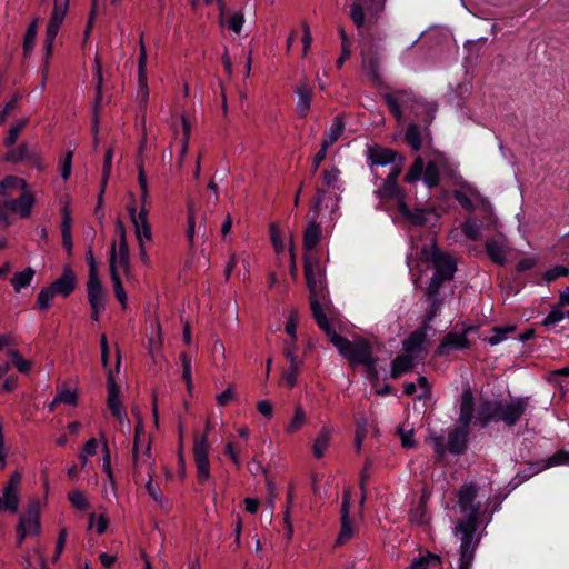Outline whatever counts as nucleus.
<instances>
[{
    "instance_id": "34",
    "label": "nucleus",
    "mask_w": 569,
    "mask_h": 569,
    "mask_svg": "<svg viewBox=\"0 0 569 569\" xmlns=\"http://www.w3.org/2000/svg\"><path fill=\"white\" fill-rule=\"evenodd\" d=\"M423 183L432 189L440 182V166L437 161H429L423 169Z\"/></svg>"
},
{
    "instance_id": "37",
    "label": "nucleus",
    "mask_w": 569,
    "mask_h": 569,
    "mask_svg": "<svg viewBox=\"0 0 569 569\" xmlns=\"http://www.w3.org/2000/svg\"><path fill=\"white\" fill-rule=\"evenodd\" d=\"M377 193L381 198L397 200V204L399 206V201L403 200V194L398 187V183L390 182L383 180L381 187L378 189Z\"/></svg>"
},
{
    "instance_id": "36",
    "label": "nucleus",
    "mask_w": 569,
    "mask_h": 569,
    "mask_svg": "<svg viewBox=\"0 0 569 569\" xmlns=\"http://www.w3.org/2000/svg\"><path fill=\"white\" fill-rule=\"evenodd\" d=\"M112 159H113V150L111 148H109L107 150L106 154H104V160H103L101 190H100V193H99V200H98L97 210L102 204L103 192L106 190V187H107L110 173H111Z\"/></svg>"
},
{
    "instance_id": "49",
    "label": "nucleus",
    "mask_w": 569,
    "mask_h": 569,
    "mask_svg": "<svg viewBox=\"0 0 569 569\" xmlns=\"http://www.w3.org/2000/svg\"><path fill=\"white\" fill-rule=\"evenodd\" d=\"M440 565V558L437 555L428 553L419 560L412 562L409 569H429Z\"/></svg>"
},
{
    "instance_id": "6",
    "label": "nucleus",
    "mask_w": 569,
    "mask_h": 569,
    "mask_svg": "<svg viewBox=\"0 0 569 569\" xmlns=\"http://www.w3.org/2000/svg\"><path fill=\"white\" fill-rule=\"evenodd\" d=\"M392 116L401 121L408 111L415 117L426 113L423 121L429 124L435 118L436 107L417 97L412 90L397 89L382 96Z\"/></svg>"
},
{
    "instance_id": "12",
    "label": "nucleus",
    "mask_w": 569,
    "mask_h": 569,
    "mask_svg": "<svg viewBox=\"0 0 569 569\" xmlns=\"http://www.w3.org/2000/svg\"><path fill=\"white\" fill-rule=\"evenodd\" d=\"M68 6L69 0H54V7L47 26L46 38L43 42L47 58L52 54L54 38L64 20Z\"/></svg>"
},
{
    "instance_id": "3",
    "label": "nucleus",
    "mask_w": 569,
    "mask_h": 569,
    "mask_svg": "<svg viewBox=\"0 0 569 569\" xmlns=\"http://www.w3.org/2000/svg\"><path fill=\"white\" fill-rule=\"evenodd\" d=\"M0 222L10 223L9 214L16 213L20 218H28L34 206V196L27 181L22 178L9 176L0 182Z\"/></svg>"
},
{
    "instance_id": "28",
    "label": "nucleus",
    "mask_w": 569,
    "mask_h": 569,
    "mask_svg": "<svg viewBox=\"0 0 569 569\" xmlns=\"http://www.w3.org/2000/svg\"><path fill=\"white\" fill-rule=\"evenodd\" d=\"M148 349L151 358L154 362L163 357L162 355V331L159 322L156 323L154 328L148 337Z\"/></svg>"
},
{
    "instance_id": "47",
    "label": "nucleus",
    "mask_w": 569,
    "mask_h": 569,
    "mask_svg": "<svg viewBox=\"0 0 569 569\" xmlns=\"http://www.w3.org/2000/svg\"><path fill=\"white\" fill-rule=\"evenodd\" d=\"M179 359L182 365V378L184 382L187 383V387L190 389L192 383V360L191 357L186 353L181 352L179 356Z\"/></svg>"
},
{
    "instance_id": "51",
    "label": "nucleus",
    "mask_w": 569,
    "mask_h": 569,
    "mask_svg": "<svg viewBox=\"0 0 569 569\" xmlns=\"http://www.w3.org/2000/svg\"><path fill=\"white\" fill-rule=\"evenodd\" d=\"M350 19L358 29H361L365 26L366 17L362 4L353 2L350 6Z\"/></svg>"
},
{
    "instance_id": "2",
    "label": "nucleus",
    "mask_w": 569,
    "mask_h": 569,
    "mask_svg": "<svg viewBox=\"0 0 569 569\" xmlns=\"http://www.w3.org/2000/svg\"><path fill=\"white\" fill-rule=\"evenodd\" d=\"M456 496L457 507L463 518L457 521L452 532L460 540V551L467 555V551L475 552L480 542L477 535L478 519L482 507L490 498V490L486 486L470 481L462 483Z\"/></svg>"
},
{
    "instance_id": "42",
    "label": "nucleus",
    "mask_w": 569,
    "mask_h": 569,
    "mask_svg": "<svg viewBox=\"0 0 569 569\" xmlns=\"http://www.w3.org/2000/svg\"><path fill=\"white\" fill-rule=\"evenodd\" d=\"M57 293L51 289L50 286L42 288L37 297L36 306L41 310H47L51 306V301Z\"/></svg>"
},
{
    "instance_id": "23",
    "label": "nucleus",
    "mask_w": 569,
    "mask_h": 569,
    "mask_svg": "<svg viewBox=\"0 0 569 569\" xmlns=\"http://www.w3.org/2000/svg\"><path fill=\"white\" fill-rule=\"evenodd\" d=\"M88 300L91 308H104L106 296L99 277L89 278L87 282Z\"/></svg>"
},
{
    "instance_id": "16",
    "label": "nucleus",
    "mask_w": 569,
    "mask_h": 569,
    "mask_svg": "<svg viewBox=\"0 0 569 569\" xmlns=\"http://www.w3.org/2000/svg\"><path fill=\"white\" fill-rule=\"evenodd\" d=\"M351 505V496L349 490H345L342 493L341 505V529L337 538V545H342L350 540L355 535L353 525L349 518V509Z\"/></svg>"
},
{
    "instance_id": "56",
    "label": "nucleus",
    "mask_w": 569,
    "mask_h": 569,
    "mask_svg": "<svg viewBox=\"0 0 569 569\" xmlns=\"http://www.w3.org/2000/svg\"><path fill=\"white\" fill-rule=\"evenodd\" d=\"M194 233H196V210H194L193 204L189 203L187 237H188L189 243L191 246L193 243Z\"/></svg>"
},
{
    "instance_id": "64",
    "label": "nucleus",
    "mask_w": 569,
    "mask_h": 569,
    "mask_svg": "<svg viewBox=\"0 0 569 569\" xmlns=\"http://www.w3.org/2000/svg\"><path fill=\"white\" fill-rule=\"evenodd\" d=\"M322 174L325 184L330 187L335 186L338 182L340 177V170L337 167L332 166L328 169H325Z\"/></svg>"
},
{
    "instance_id": "58",
    "label": "nucleus",
    "mask_w": 569,
    "mask_h": 569,
    "mask_svg": "<svg viewBox=\"0 0 569 569\" xmlns=\"http://www.w3.org/2000/svg\"><path fill=\"white\" fill-rule=\"evenodd\" d=\"M446 281H448V280L433 274L430 279V282H429L427 289H426V296L427 297H437L440 288L442 287L443 282H446Z\"/></svg>"
},
{
    "instance_id": "17",
    "label": "nucleus",
    "mask_w": 569,
    "mask_h": 569,
    "mask_svg": "<svg viewBox=\"0 0 569 569\" xmlns=\"http://www.w3.org/2000/svg\"><path fill=\"white\" fill-rule=\"evenodd\" d=\"M361 68L371 82H381L380 58L376 49L361 51Z\"/></svg>"
},
{
    "instance_id": "9",
    "label": "nucleus",
    "mask_w": 569,
    "mask_h": 569,
    "mask_svg": "<svg viewBox=\"0 0 569 569\" xmlns=\"http://www.w3.org/2000/svg\"><path fill=\"white\" fill-rule=\"evenodd\" d=\"M109 269L111 276V282L116 298L121 303L122 308L127 307V293L122 286L120 272L130 274V257L128 243L118 244L116 242L111 246Z\"/></svg>"
},
{
    "instance_id": "14",
    "label": "nucleus",
    "mask_w": 569,
    "mask_h": 569,
    "mask_svg": "<svg viewBox=\"0 0 569 569\" xmlns=\"http://www.w3.org/2000/svg\"><path fill=\"white\" fill-rule=\"evenodd\" d=\"M20 480L21 475L19 472H14L3 486L2 496L0 497V512H17L19 507L18 488Z\"/></svg>"
},
{
    "instance_id": "26",
    "label": "nucleus",
    "mask_w": 569,
    "mask_h": 569,
    "mask_svg": "<svg viewBox=\"0 0 569 569\" xmlns=\"http://www.w3.org/2000/svg\"><path fill=\"white\" fill-rule=\"evenodd\" d=\"M298 96L296 112L299 118H306L311 108L312 92L307 86H299L295 89Z\"/></svg>"
},
{
    "instance_id": "19",
    "label": "nucleus",
    "mask_w": 569,
    "mask_h": 569,
    "mask_svg": "<svg viewBox=\"0 0 569 569\" xmlns=\"http://www.w3.org/2000/svg\"><path fill=\"white\" fill-rule=\"evenodd\" d=\"M119 387L110 371L108 377V408L111 415L117 419L118 423L123 425L126 421V413L119 399Z\"/></svg>"
},
{
    "instance_id": "18",
    "label": "nucleus",
    "mask_w": 569,
    "mask_h": 569,
    "mask_svg": "<svg viewBox=\"0 0 569 569\" xmlns=\"http://www.w3.org/2000/svg\"><path fill=\"white\" fill-rule=\"evenodd\" d=\"M469 346L467 332H449L447 333L440 345L438 346L436 353L438 356H447L453 350L465 349Z\"/></svg>"
},
{
    "instance_id": "53",
    "label": "nucleus",
    "mask_w": 569,
    "mask_h": 569,
    "mask_svg": "<svg viewBox=\"0 0 569 569\" xmlns=\"http://www.w3.org/2000/svg\"><path fill=\"white\" fill-rule=\"evenodd\" d=\"M37 32H38V20H34L30 23V26L28 27V30L26 32L24 42H23V48H24L26 52L30 51L33 48Z\"/></svg>"
},
{
    "instance_id": "7",
    "label": "nucleus",
    "mask_w": 569,
    "mask_h": 569,
    "mask_svg": "<svg viewBox=\"0 0 569 569\" xmlns=\"http://www.w3.org/2000/svg\"><path fill=\"white\" fill-rule=\"evenodd\" d=\"M329 338V341L338 349L340 355L345 357L350 366L363 365L369 371H375V359L370 345L363 339L353 341L338 335L329 323L320 328Z\"/></svg>"
},
{
    "instance_id": "41",
    "label": "nucleus",
    "mask_w": 569,
    "mask_h": 569,
    "mask_svg": "<svg viewBox=\"0 0 569 569\" xmlns=\"http://www.w3.org/2000/svg\"><path fill=\"white\" fill-rule=\"evenodd\" d=\"M516 330L515 326H498L492 328V335L487 338V341L491 346H496L506 340L507 335Z\"/></svg>"
},
{
    "instance_id": "60",
    "label": "nucleus",
    "mask_w": 569,
    "mask_h": 569,
    "mask_svg": "<svg viewBox=\"0 0 569 569\" xmlns=\"http://www.w3.org/2000/svg\"><path fill=\"white\" fill-rule=\"evenodd\" d=\"M409 520L413 523L422 525L428 521V515L422 505L410 511Z\"/></svg>"
},
{
    "instance_id": "24",
    "label": "nucleus",
    "mask_w": 569,
    "mask_h": 569,
    "mask_svg": "<svg viewBox=\"0 0 569 569\" xmlns=\"http://www.w3.org/2000/svg\"><path fill=\"white\" fill-rule=\"evenodd\" d=\"M485 249L490 259L497 264H505L507 261V243L505 239H488Z\"/></svg>"
},
{
    "instance_id": "27",
    "label": "nucleus",
    "mask_w": 569,
    "mask_h": 569,
    "mask_svg": "<svg viewBox=\"0 0 569 569\" xmlns=\"http://www.w3.org/2000/svg\"><path fill=\"white\" fill-rule=\"evenodd\" d=\"M427 330V327L421 326V328L411 332L410 336L402 343L405 352L410 353L412 356L416 352H418L426 341Z\"/></svg>"
},
{
    "instance_id": "38",
    "label": "nucleus",
    "mask_w": 569,
    "mask_h": 569,
    "mask_svg": "<svg viewBox=\"0 0 569 569\" xmlns=\"http://www.w3.org/2000/svg\"><path fill=\"white\" fill-rule=\"evenodd\" d=\"M399 211L402 216L408 218L413 224L422 226L426 222V211L422 209L410 210L405 200L399 201Z\"/></svg>"
},
{
    "instance_id": "50",
    "label": "nucleus",
    "mask_w": 569,
    "mask_h": 569,
    "mask_svg": "<svg viewBox=\"0 0 569 569\" xmlns=\"http://www.w3.org/2000/svg\"><path fill=\"white\" fill-rule=\"evenodd\" d=\"M68 499L71 505L79 510H86L89 508L86 495L78 489L70 491L68 493Z\"/></svg>"
},
{
    "instance_id": "20",
    "label": "nucleus",
    "mask_w": 569,
    "mask_h": 569,
    "mask_svg": "<svg viewBox=\"0 0 569 569\" xmlns=\"http://www.w3.org/2000/svg\"><path fill=\"white\" fill-rule=\"evenodd\" d=\"M119 387L110 371L108 377V408L111 415L117 419L118 423L123 425L126 421V413L119 399Z\"/></svg>"
},
{
    "instance_id": "22",
    "label": "nucleus",
    "mask_w": 569,
    "mask_h": 569,
    "mask_svg": "<svg viewBox=\"0 0 569 569\" xmlns=\"http://www.w3.org/2000/svg\"><path fill=\"white\" fill-rule=\"evenodd\" d=\"M147 48L141 46L138 58V96L142 101H147L149 96L148 78H147Z\"/></svg>"
},
{
    "instance_id": "1",
    "label": "nucleus",
    "mask_w": 569,
    "mask_h": 569,
    "mask_svg": "<svg viewBox=\"0 0 569 569\" xmlns=\"http://www.w3.org/2000/svg\"><path fill=\"white\" fill-rule=\"evenodd\" d=\"M528 408L529 399L521 397L501 400L481 398L476 405L473 391L467 386L460 396L458 421L461 427L498 422L511 427L520 420Z\"/></svg>"
},
{
    "instance_id": "39",
    "label": "nucleus",
    "mask_w": 569,
    "mask_h": 569,
    "mask_svg": "<svg viewBox=\"0 0 569 569\" xmlns=\"http://www.w3.org/2000/svg\"><path fill=\"white\" fill-rule=\"evenodd\" d=\"M405 141L413 151H419L421 149V130L418 124H409L406 133Z\"/></svg>"
},
{
    "instance_id": "43",
    "label": "nucleus",
    "mask_w": 569,
    "mask_h": 569,
    "mask_svg": "<svg viewBox=\"0 0 569 569\" xmlns=\"http://www.w3.org/2000/svg\"><path fill=\"white\" fill-rule=\"evenodd\" d=\"M299 322V315L296 310H291L286 323L284 330L289 335V339L286 341H292L293 346H297V327Z\"/></svg>"
},
{
    "instance_id": "30",
    "label": "nucleus",
    "mask_w": 569,
    "mask_h": 569,
    "mask_svg": "<svg viewBox=\"0 0 569 569\" xmlns=\"http://www.w3.org/2000/svg\"><path fill=\"white\" fill-rule=\"evenodd\" d=\"M78 402V393L76 389L59 388L53 400L49 405V410H54L59 405L74 407Z\"/></svg>"
},
{
    "instance_id": "35",
    "label": "nucleus",
    "mask_w": 569,
    "mask_h": 569,
    "mask_svg": "<svg viewBox=\"0 0 569 569\" xmlns=\"http://www.w3.org/2000/svg\"><path fill=\"white\" fill-rule=\"evenodd\" d=\"M36 274L33 268L28 267L22 271L16 272L11 278V284L16 292H20L23 288H27L31 284V281Z\"/></svg>"
},
{
    "instance_id": "4",
    "label": "nucleus",
    "mask_w": 569,
    "mask_h": 569,
    "mask_svg": "<svg viewBox=\"0 0 569 569\" xmlns=\"http://www.w3.org/2000/svg\"><path fill=\"white\" fill-rule=\"evenodd\" d=\"M305 278L309 290L310 309L312 317L316 320L319 328L329 323V319L326 315V308L328 306L327 287L325 283V277L320 269V264L317 258L309 256L305 257Z\"/></svg>"
},
{
    "instance_id": "62",
    "label": "nucleus",
    "mask_w": 569,
    "mask_h": 569,
    "mask_svg": "<svg viewBox=\"0 0 569 569\" xmlns=\"http://www.w3.org/2000/svg\"><path fill=\"white\" fill-rule=\"evenodd\" d=\"M132 222L148 221V208L147 204H141L140 211L137 213L134 204L128 208Z\"/></svg>"
},
{
    "instance_id": "44",
    "label": "nucleus",
    "mask_w": 569,
    "mask_h": 569,
    "mask_svg": "<svg viewBox=\"0 0 569 569\" xmlns=\"http://www.w3.org/2000/svg\"><path fill=\"white\" fill-rule=\"evenodd\" d=\"M429 302L428 311L423 318L422 326L427 327L429 329V323L438 316L440 307H441V300L437 297H427Z\"/></svg>"
},
{
    "instance_id": "54",
    "label": "nucleus",
    "mask_w": 569,
    "mask_h": 569,
    "mask_svg": "<svg viewBox=\"0 0 569 569\" xmlns=\"http://www.w3.org/2000/svg\"><path fill=\"white\" fill-rule=\"evenodd\" d=\"M397 435L400 437L403 448L411 449L416 447L413 429H397Z\"/></svg>"
},
{
    "instance_id": "8",
    "label": "nucleus",
    "mask_w": 569,
    "mask_h": 569,
    "mask_svg": "<svg viewBox=\"0 0 569 569\" xmlns=\"http://www.w3.org/2000/svg\"><path fill=\"white\" fill-rule=\"evenodd\" d=\"M468 429H439L431 430L427 437V441L433 447L439 458L447 452L452 455H461L468 446Z\"/></svg>"
},
{
    "instance_id": "45",
    "label": "nucleus",
    "mask_w": 569,
    "mask_h": 569,
    "mask_svg": "<svg viewBox=\"0 0 569 569\" xmlns=\"http://www.w3.org/2000/svg\"><path fill=\"white\" fill-rule=\"evenodd\" d=\"M329 440L330 433L327 430L319 433L312 447L315 457L321 458L323 456L325 451L328 448Z\"/></svg>"
},
{
    "instance_id": "52",
    "label": "nucleus",
    "mask_w": 569,
    "mask_h": 569,
    "mask_svg": "<svg viewBox=\"0 0 569 569\" xmlns=\"http://www.w3.org/2000/svg\"><path fill=\"white\" fill-rule=\"evenodd\" d=\"M463 234L470 240H477L480 237V224L476 220L468 219L461 226Z\"/></svg>"
},
{
    "instance_id": "61",
    "label": "nucleus",
    "mask_w": 569,
    "mask_h": 569,
    "mask_svg": "<svg viewBox=\"0 0 569 569\" xmlns=\"http://www.w3.org/2000/svg\"><path fill=\"white\" fill-rule=\"evenodd\" d=\"M236 399V392L232 386L228 387L224 391L217 395L216 401L220 407H226Z\"/></svg>"
},
{
    "instance_id": "32",
    "label": "nucleus",
    "mask_w": 569,
    "mask_h": 569,
    "mask_svg": "<svg viewBox=\"0 0 569 569\" xmlns=\"http://www.w3.org/2000/svg\"><path fill=\"white\" fill-rule=\"evenodd\" d=\"M181 123H182L181 136H179V132H176L177 139L180 140V154H179V159L177 162L178 168H181L183 164L184 158L188 153L189 140H190V134H191V127L184 117L181 118Z\"/></svg>"
},
{
    "instance_id": "57",
    "label": "nucleus",
    "mask_w": 569,
    "mask_h": 569,
    "mask_svg": "<svg viewBox=\"0 0 569 569\" xmlns=\"http://www.w3.org/2000/svg\"><path fill=\"white\" fill-rule=\"evenodd\" d=\"M569 465V452L568 451H559L551 456L543 468H549L553 466Z\"/></svg>"
},
{
    "instance_id": "33",
    "label": "nucleus",
    "mask_w": 569,
    "mask_h": 569,
    "mask_svg": "<svg viewBox=\"0 0 569 569\" xmlns=\"http://www.w3.org/2000/svg\"><path fill=\"white\" fill-rule=\"evenodd\" d=\"M345 128L343 119L337 116L326 131L322 142L331 147L342 136Z\"/></svg>"
},
{
    "instance_id": "59",
    "label": "nucleus",
    "mask_w": 569,
    "mask_h": 569,
    "mask_svg": "<svg viewBox=\"0 0 569 569\" xmlns=\"http://www.w3.org/2000/svg\"><path fill=\"white\" fill-rule=\"evenodd\" d=\"M385 2L386 0H373L372 3L367 7L369 23L376 22L378 13L385 9Z\"/></svg>"
},
{
    "instance_id": "21",
    "label": "nucleus",
    "mask_w": 569,
    "mask_h": 569,
    "mask_svg": "<svg viewBox=\"0 0 569 569\" xmlns=\"http://www.w3.org/2000/svg\"><path fill=\"white\" fill-rule=\"evenodd\" d=\"M76 282V273L69 266H66L63 268L62 274L56 281H53L50 287L57 295L68 297L74 290Z\"/></svg>"
},
{
    "instance_id": "46",
    "label": "nucleus",
    "mask_w": 569,
    "mask_h": 569,
    "mask_svg": "<svg viewBox=\"0 0 569 569\" xmlns=\"http://www.w3.org/2000/svg\"><path fill=\"white\" fill-rule=\"evenodd\" d=\"M136 230L137 239L140 243H144V241H151L152 240V232H151V226L149 221H142V222H132Z\"/></svg>"
},
{
    "instance_id": "40",
    "label": "nucleus",
    "mask_w": 569,
    "mask_h": 569,
    "mask_svg": "<svg viewBox=\"0 0 569 569\" xmlns=\"http://www.w3.org/2000/svg\"><path fill=\"white\" fill-rule=\"evenodd\" d=\"M425 161L418 156L415 158L413 163L409 168L408 172L405 176V181L408 183H413L419 181L423 177Z\"/></svg>"
},
{
    "instance_id": "55",
    "label": "nucleus",
    "mask_w": 569,
    "mask_h": 569,
    "mask_svg": "<svg viewBox=\"0 0 569 569\" xmlns=\"http://www.w3.org/2000/svg\"><path fill=\"white\" fill-rule=\"evenodd\" d=\"M26 126V120H20L10 127L8 137L4 139V144L11 147L16 143L21 130Z\"/></svg>"
},
{
    "instance_id": "31",
    "label": "nucleus",
    "mask_w": 569,
    "mask_h": 569,
    "mask_svg": "<svg viewBox=\"0 0 569 569\" xmlns=\"http://www.w3.org/2000/svg\"><path fill=\"white\" fill-rule=\"evenodd\" d=\"M413 368V356L410 353L397 356L391 363V377L399 378Z\"/></svg>"
},
{
    "instance_id": "5",
    "label": "nucleus",
    "mask_w": 569,
    "mask_h": 569,
    "mask_svg": "<svg viewBox=\"0 0 569 569\" xmlns=\"http://www.w3.org/2000/svg\"><path fill=\"white\" fill-rule=\"evenodd\" d=\"M132 453L134 471L139 473L143 468H147V492L156 502L164 508L162 491L158 485L153 483V476L156 473L154 460L151 457V436L147 432V429H136Z\"/></svg>"
},
{
    "instance_id": "25",
    "label": "nucleus",
    "mask_w": 569,
    "mask_h": 569,
    "mask_svg": "<svg viewBox=\"0 0 569 569\" xmlns=\"http://www.w3.org/2000/svg\"><path fill=\"white\" fill-rule=\"evenodd\" d=\"M322 237L321 226L312 220L308 222L303 232V248L306 251L316 249Z\"/></svg>"
},
{
    "instance_id": "11",
    "label": "nucleus",
    "mask_w": 569,
    "mask_h": 569,
    "mask_svg": "<svg viewBox=\"0 0 569 569\" xmlns=\"http://www.w3.org/2000/svg\"><path fill=\"white\" fill-rule=\"evenodd\" d=\"M282 351L289 366L281 375V382L287 388L291 389L297 385L298 376L301 372L305 360L298 355V347L293 346L292 341H283Z\"/></svg>"
},
{
    "instance_id": "13",
    "label": "nucleus",
    "mask_w": 569,
    "mask_h": 569,
    "mask_svg": "<svg viewBox=\"0 0 569 569\" xmlns=\"http://www.w3.org/2000/svg\"><path fill=\"white\" fill-rule=\"evenodd\" d=\"M427 260L432 263L436 276L452 280L457 271L456 260L446 252L440 251L437 247H432Z\"/></svg>"
},
{
    "instance_id": "48",
    "label": "nucleus",
    "mask_w": 569,
    "mask_h": 569,
    "mask_svg": "<svg viewBox=\"0 0 569 569\" xmlns=\"http://www.w3.org/2000/svg\"><path fill=\"white\" fill-rule=\"evenodd\" d=\"M8 356L11 358L12 363L14 367L21 372L26 373L31 368V362L23 359L18 350L16 349H8L7 350Z\"/></svg>"
},
{
    "instance_id": "15",
    "label": "nucleus",
    "mask_w": 569,
    "mask_h": 569,
    "mask_svg": "<svg viewBox=\"0 0 569 569\" xmlns=\"http://www.w3.org/2000/svg\"><path fill=\"white\" fill-rule=\"evenodd\" d=\"M193 455L197 465L198 479L200 482H204L210 477L208 443L207 438L204 436L196 438Z\"/></svg>"
},
{
    "instance_id": "10",
    "label": "nucleus",
    "mask_w": 569,
    "mask_h": 569,
    "mask_svg": "<svg viewBox=\"0 0 569 569\" xmlns=\"http://www.w3.org/2000/svg\"><path fill=\"white\" fill-rule=\"evenodd\" d=\"M41 530L40 525V502L38 500L30 501L28 509L20 516L17 525V536L19 545L28 536H38Z\"/></svg>"
},
{
    "instance_id": "63",
    "label": "nucleus",
    "mask_w": 569,
    "mask_h": 569,
    "mask_svg": "<svg viewBox=\"0 0 569 569\" xmlns=\"http://www.w3.org/2000/svg\"><path fill=\"white\" fill-rule=\"evenodd\" d=\"M244 22L243 14L241 12L233 13L227 21V26L234 33L239 34Z\"/></svg>"
},
{
    "instance_id": "29",
    "label": "nucleus",
    "mask_w": 569,
    "mask_h": 569,
    "mask_svg": "<svg viewBox=\"0 0 569 569\" xmlns=\"http://www.w3.org/2000/svg\"><path fill=\"white\" fill-rule=\"evenodd\" d=\"M368 159L372 166H387L396 159V152L381 147L370 148Z\"/></svg>"
}]
</instances>
